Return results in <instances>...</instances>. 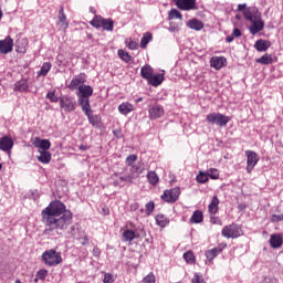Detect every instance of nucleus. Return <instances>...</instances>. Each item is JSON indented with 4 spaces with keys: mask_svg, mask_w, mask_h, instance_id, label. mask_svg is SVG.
I'll use <instances>...</instances> for the list:
<instances>
[{
    "mask_svg": "<svg viewBox=\"0 0 283 283\" xmlns=\"http://www.w3.org/2000/svg\"><path fill=\"white\" fill-rule=\"evenodd\" d=\"M57 25H60L64 32L70 28L67 15H65V9L63 7L60 8L57 13Z\"/></svg>",
    "mask_w": 283,
    "mask_h": 283,
    "instance_id": "dca6fc26",
    "label": "nucleus"
},
{
    "mask_svg": "<svg viewBox=\"0 0 283 283\" xmlns=\"http://www.w3.org/2000/svg\"><path fill=\"white\" fill-rule=\"evenodd\" d=\"M134 176L128 174L119 177V180L114 181V187H123V182H128V185H134Z\"/></svg>",
    "mask_w": 283,
    "mask_h": 283,
    "instance_id": "bb28decb",
    "label": "nucleus"
},
{
    "mask_svg": "<svg viewBox=\"0 0 283 283\" xmlns=\"http://www.w3.org/2000/svg\"><path fill=\"white\" fill-rule=\"evenodd\" d=\"M233 39H235V36H234L233 34L228 35V36L226 38V42H227V43H233Z\"/></svg>",
    "mask_w": 283,
    "mask_h": 283,
    "instance_id": "680f3d73",
    "label": "nucleus"
},
{
    "mask_svg": "<svg viewBox=\"0 0 283 283\" xmlns=\"http://www.w3.org/2000/svg\"><path fill=\"white\" fill-rule=\"evenodd\" d=\"M117 54H118L119 59H122V61H124L125 63H129V61H132V55H129V53L123 49H119L117 51Z\"/></svg>",
    "mask_w": 283,
    "mask_h": 283,
    "instance_id": "79ce46f5",
    "label": "nucleus"
},
{
    "mask_svg": "<svg viewBox=\"0 0 283 283\" xmlns=\"http://www.w3.org/2000/svg\"><path fill=\"white\" fill-rule=\"evenodd\" d=\"M129 171H130V176H134V179L136 180V178H138V176H140V174L145 171V164L143 163L135 164L130 166Z\"/></svg>",
    "mask_w": 283,
    "mask_h": 283,
    "instance_id": "4be33fe9",
    "label": "nucleus"
},
{
    "mask_svg": "<svg viewBox=\"0 0 283 283\" xmlns=\"http://www.w3.org/2000/svg\"><path fill=\"white\" fill-rule=\"evenodd\" d=\"M283 221V213L281 214H272L271 222H282Z\"/></svg>",
    "mask_w": 283,
    "mask_h": 283,
    "instance_id": "5fc2aeb1",
    "label": "nucleus"
},
{
    "mask_svg": "<svg viewBox=\"0 0 283 283\" xmlns=\"http://www.w3.org/2000/svg\"><path fill=\"white\" fill-rule=\"evenodd\" d=\"M143 283H156V275H154V272H150L148 275H146L143 280Z\"/></svg>",
    "mask_w": 283,
    "mask_h": 283,
    "instance_id": "de8ad7c7",
    "label": "nucleus"
},
{
    "mask_svg": "<svg viewBox=\"0 0 283 283\" xmlns=\"http://www.w3.org/2000/svg\"><path fill=\"white\" fill-rule=\"evenodd\" d=\"M175 2L179 10H198V7L196 6V0H175Z\"/></svg>",
    "mask_w": 283,
    "mask_h": 283,
    "instance_id": "4468645a",
    "label": "nucleus"
},
{
    "mask_svg": "<svg viewBox=\"0 0 283 283\" xmlns=\"http://www.w3.org/2000/svg\"><path fill=\"white\" fill-rule=\"evenodd\" d=\"M242 227L235 223H231L229 226L223 227L221 231V235L223 238L235 240V238H240L242 235Z\"/></svg>",
    "mask_w": 283,
    "mask_h": 283,
    "instance_id": "423d86ee",
    "label": "nucleus"
},
{
    "mask_svg": "<svg viewBox=\"0 0 283 283\" xmlns=\"http://www.w3.org/2000/svg\"><path fill=\"white\" fill-rule=\"evenodd\" d=\"M113 134H114V136H116L117 138H120V130H114Z\"/></svg>",
    "mask_w": 283,
    "mask_h": 283,
    "instance_id": "e2e57ef3",
    "label": "nucleus"
},
{
    "mask_svg": "<svg viewBox=\"0 0 283 283\" xmlns=\"http://www.w3.org/2000/svg\"><path fill=\"white\" fill-rule=\"evenodd\" d=\"M60 107L64 112H74L76 109V101L70 96H63L60 98Z\"/></svg>",
    "mask_w": 283,
    "mask_h": 283,
    "instance_id": "1a4fd4ad",
    "label": "nucleus"
},
{
    "mask_svg": "<svg viewBox=\"0 0 283 283\" xmlns=\"http://www.w3.org/2000/svg\"><path fill=\"white\" fill-rule=\"evenodd\" d=\"M136 108L134 107V104L129 102H123L118 106L119 114H123V116H127V114H130V112H134Z\"/></svg>",
    "mask_w": 283,
    "mask_h": 283,
    "instance_id": "b1692460",
    "label": "nucleus"
},
{
    "mask_svg": "<svg viewBox=\"0 0 283 283\" xmlns=\"http://www.w3.org/2000/svg\"><path fill=\"white\" fill-rule=\"evenodd\" d=\"M197 182H199V185H205V182H209V175L207 172L203 171H199V174L196 177Z\"/></svg>",
    "mask_w": 283,
    "mask_h": 283,
    "instance_id": "ea45409f",
    "label": "nucleus"
},
{
    "mask_svg": "<svg viewBox=\"0 0 283 283\" xmlns=\"http://www.w3.org/2000/svg\"><path fill=\"white\" fill-rule=\"evenodd\" d=\"M187 27L190 28V30H196L197 32L202 30L205 28V23L198 19H191L187 22Z\"/></svg>",
    "mask_w": 283,
    "mask_h": 283,
    "instance_id": "c756f323",
    "label": "nucleus"
},
{
    "mask_svg": "<svg viewBox=\"0 0 283 283\" xmlns=\"http://www.w3.org/2000/svg\"><path fill=\"white\" fill-rule=\"evenodd\" d=\"M80 149H81V151H85V150L87 149V146H85V145L82 144V145L80 146Z\"/></svg>",
    "mask_w": 283,
    "mask_h": 283,
    "instance_id": "0e129e2a",
    "label": "nucleus"
},
{
    "mask_svg": "<svg viewBox=\"0 0 283 283\" xmlns=\"http://www.w3.org/2000/svg\"><path fill=\"white\" fill-rule=\"evenodd\" d=\"M184 260H186L187 264H196V255L191 251L184 253Z\"/></svg>",
    "mask_w": 283,
    "mask_h": 283,
    "instance_id": "37998d69",
    "label": "nucleus"
},
{
    "mask_svg": "<svg viewBox=\"0 0 283 283\" xmlns=\"http://www.w3.org/2000/svg\"><path fill=\"white\" fill-rule=\"evenodd\" d=\"M227 247V243H220L217 248L210 249L206 251L205 255L208 260V262H213L222 251H224V248Z\"/></svg>",
    "mask_w": 283,
    "mask_h": 283,
    "instance_id": "9b49d317",
    "label": "nucleus"
},
{
    "mask_svg": "<svg viewBox=\"0 0 283 283\" xmlns=\"http://www.w3.org/2000/svg\"><path fill=\"white\" fill-rule=\"evenodd\" d=\"M153 39H154V35L150 32L144 33V35L140 40V48L143 50H147V45H149V43H151Z\"/></svg>",
    "mask_w": 283,
    "mask_h": 283,
    "instance_id": "2f4dec72",
    "label": "nucleus"
},
{
    "mask_svg": "<svg viewBox=\"0 0 283 283\" xmlns=\"http://www.w3.org/2000/svg\"><path fill=\"white\" fill-rule=\"evenodd\" d=\"M207 123L210 125H218L219 127H227V124L231 122V117L220 114V113H210L206 116Z\"/></svg>",
    "mask_w": 283,
    "mask_h": 283,
    "instance_id": "39448f33",
    "label": "nucleus"
},
{
    "mask_svg": "<svg viewBox=\"0 0 283 283\" xmlns=\"http://www.w3.org/2000/svg\"><path fill=\"white\" fill-rule=\"evenodd\" d=\"M94 94V88L90 85L78 86V105L83 108L90 107V96Z\"/></svg>",
    "mask_w": 283,
    "mask_h": 283,
    "instance_id": "20e7f679",
    "label": "nucleus"
},
{
    "mask_svg": "<svg viewBox=\"0 0 283 283\" xmlns=\"http://www.w3.org/2000/svg\"><path fill=\"white\" fill-rule=\"evenodd\" d=\"M15 52L18 54H25L28 52V40L25 38H19L15 41Z\"/></svg>",
    "mask_w": 283,
    "mask_h": 283,
    "instance_id": "6ab92c4d",
    "label": "nucleus"
},
{
    "mask_svg": "<svg viewBox=\"0 0 283 283\" xmlns=\"http://www.w3.org/2000/svg\"><path fill=\"white\" fill-rule=\"evenodd\" d=\"M42 222L45 227L43 233L49 238H61L66 229H70L74 214L67 210L65 203L51 201L41 212Z\"/></svg>",
    "mask_w": 283,
    "mask_h": 283,
    "instance_id": "f257e3e1",
    "label": "nucleus"
},
{
    "mask_svg": "<svg viewBox=\"0 0 283 283\" xmlns=\"http://www.w3.org/2000/svg\"><path fill=\"white\" fill-rule=\"evenodd\" d=\"M154 75V69L151 65L146 64L140 69V76L142 78H145L146 81L150 80Z\"/></svg>",
    "mask_w": 283,
    "mask_h": 283,
    "instance_id": "cd10ccee",
    "label": "nucleus"
},
{
    "mask_svg": "<svg viewBox=\"0 0 283 283\" xmlns=\"http://www.w3.org/2000/svg\"><path fill=\"white\" fill-rule=\"evenodd\" d=\"M256 63H260L261 65H271V63H273V55H269V53H265L256 60Z\"/></svg>",
    "mask_w": 283,
    "mask_h": 283,
    "instance_id": "4c0bfd02",
    "label": "nucleus"
},
{
    "mask_svg": "<svg viewBox=\"0 0 283 283\" xmlns=\"http://www.w3.org/2000/svg\"><path fill=\"white\" fill-rule=\"evenodd\" d=\"M145 209H146V216H151V213H154L156 209V203H154V201H149L146 203Z\"/></svg>",
    "mask_w": 283,
    "mask_h": 283,
    "instance_id": "49530a36",
    "label": "nucleus"
},
{
    "mask_svg": "<svg viewBox=\"0 0 283 283\" xmlns=\"http://www.w3.org/2000/svg\"><path fill=\"white\" fill-rule=\"evenodd\" d=\"M103 30H106V32H114V20L111 18L103 20L102 22Z\"/></svg>",
    "mask_w": 283,
    "mask_h": 283,
    "instance_id": "e433bc0d",
    "label": "nucleus"
},
{
    "mask_svg": "<svg viewBox=\"0 0 283 283\" xmlns=\"http://www.w3.org/2000/svg\"><path fill=\"white\" fill-rule=\"evenodd\" d=\"M232 35H234L235 38L242 36V31H240V29H234Z\"/></svg>",
    "mask_w": 283,
    "mask_h": 283,
    "instance_id": "13d9d810",
    "label": "nucleus"
},
{
    "mask_svg": "<svg viewBox=\"0 0 283 283\" xmlns=\"http://www.w3.org/2000/svg\"><path fill=\"white\" fill-rule=\"evenodd\" d=\"M168 19H179L180 21H182V13H180V11H178L177 9H171L168 13Z\"/></svg>",
    "mask_w": 283,
    "mask_h": 283,
    "instance_id": "c03bdc74",
    "label": "nucleus"
},
{
    "mask_svg": "<svg viewBox=\"0 0 283 283\" xmlns=\"http://www.w3.org/2000/svg\"><path fill=\"white\" fill-rule=\"evenodd\" d=\"M171 32H178V27H170Z\"/></svg>",
    "mask_w": 283,
    "mask_h": 283,
    "instance_id": "69168bd1",
    "label": "nucleus"
},
{
    "mask_svg": "<svg viewBox=\"0 0 283 283\" xmlns=\"http://www.w3.org/2000/svg\"><path fill=\"white\" fill-rule=\"evenodd\" d=\"M163 81H165V75L158 73L153 76L147 81L148 85H151L153 87H158V85L163 84Z\"/></svg>",
    "mask_w": 283,
    "mask_h": 283,
    "instance_id": "a878e982",
    "label": "nucleus"
},
{
    "mask_svg": "<svg viewBox=\"0 0 283 283\" xmlns=\"http://www.w3.org/2000/svg\"><path fill=\"white\" fill-rule=\"evenodd\" d=\"M227 65V57L224 56H212L210 59V66L214 70H222Z\"/></svg>",
    "mask_w": 283,
    "mask_h": 283,
    "instance_id": "f3484780",
    "label": "nucleus"
},
{
    "mask_svg": "<svg viewBox=\"0 0 283 283\" xmlns=\"http://www.w3.org/2000/svg\"><path fill=\"white\" fill-rule=\"evenodd\" d=\"M134 240H136V232H134L133 230H125L122 233L123 242H129V244H132V242H134Z\"/></svg>",
    "mask_w": 283,
    "mask_h": 283,
    "instance_id": "7c9ffc66",
    "label": "nucleus"
},
{
    "mask_svg": "<svg viewBox=\"0 0 283 283\" xmlns=\"http://www.w3.org/2000/svg\"><path fill=\"white\" fill-rule=\"evenodd\" d=\"M220 209V199H218V196H213L211 202L208 206V213L210 216H216Z\"/></svg>",
    "mask_w": 283,
    "mask_h": 283,
    "instance_id": "412c9836",
    "label": "nucleus"
},
{
    "mask_svg": "<svg viewBox=\"0 0 283 283\" xmlns=\"http://www.w3.org/2000/svg\"><path fill=\"white\" fill-rule=\"evenodd\" d=\"M136 160H138V156H136V155H129V156L126 158V165H127V167L134 166V163H136Z\"/></svg>",
    "mask_w": 283,
    "mask_h": 283,
    "instance_id": "09e8293b",
    "label": "nucleus"
},
{
    "mask_svg": "<svg viewBox=\"0 0 283 283\" xmlns=\"http://www.w3.org/2000/svg\"><path fill=\"white\" fill-rule=\"evenodd\" d=\"M28 87L30 85L28 84V80H20L14 84V92H28Z\"/></svg>",
    "mask_w": 283,
    "mask_h": 283,
    "instance_id": "473e14b6",
    "label": "nucleus"
},
{
    "mask_svg": "<svg viewBox=\"0 0 283 283\" xmlns=\"http://www.w3.org/2000/svg\"><path fill=\"white\" fill-rule=\"evenodd\" d=\"M46 98L51 101V103H59V97L54 94V92H49L46 94Z\"/></svg>",
    "mask_w": 283,
    "mask_h": 283,
    "instance_id": "864d4df0",
    "label": "nucleus"
},
{
    "mask_svg": "<svg viewBox=\"0 0 283 283\" xmlns=\"http://www.w3.org/2000/svg\"><path fill=\"white\" fill-rule=\"evenodd\" d=\"M86 244H90V238L87 235H84L82 247H85Z\"/></svg>",
    "mask_w": 283,
    "mask_h": 283,
    "instance_id": "052dcab7",
    "label": "nucleus"
},
{
    "mask_svg": "<svg viewBox=\"0 0 283 283\" xmlns=\"http://www.w3.org/2000/svg\"><path fill=\"white\" fill-rule=\"evenodd\" d=\"M142 101H143V97H139L136 99V103H142Z\"/></svg>",
    "mask_w": 283,
    "mask_h": 283,
    "instance_id": "338daca9",
    "label": "nucleus"
},
{
    "mask_svg": "<svg viewBox=\"0 0 283 283\" xmlns=\"http://www.w3.org/2000/svg\"><path fill=\"white\" fill-rule=\"evenodd\" d=\"M50 70H52V63L50 62H45L43 63V65L41 66L40 71L38 72L39 76H48V72H50Z\"/></svg>",
    "mask_w": 283,
    "mask_h": 283,
    "instance_id": "58836bf2",
    "label": "nucleus"
},
{
    "mask_svg": "<svg viewBox=\"0 0 283 283\" xmlns=\"http://www.w3.org/2000/svg\"><path fill=\"white\" fill-rule=\"evenodd\" d=\"M126 48L128 50H138V43L134 40H126Z\"/></svg>",
    "mask_w": 283,
    "mask_h": 283,
    "instance_id": "8fccbe9b",
    "label": "nucleus"
},
{
    "mask_svg": "<svg viewBox=\"0 0 283 283\" xmlns=\"http://www.w3.org/2000/svg\"><path fill=\"white\" fill-rule=\"evenodd\" d=\"M41 260L45 266H59V264L63 262V256L61 255V252L50 249L42 253Z\"/></svg>",
    "mask_w": 283,
    "mask_h": 283,
    "instance_id": "7ed1b4c3",
    "label": "nucleus"
},
{
    "mask_svg": "<svg viewBox=\"0 0 283 283\" xmlns=\"http://www.w3.org/2000/svg\"><path fill=\"white\" fill-rule=\"evenodd\" d=\"M82 112L87 116L88 123L92 127H101V116L92 114V106L82 108Z\"/></svg>",
    "mask_w": 283,
    "mask_h": 283,
    "instance_id": "9d476101",
    "label": "nucleus"
},
{
    "mask_svg": "<svg viewBox=\"0 0 283 283\" xmlns=\"http://www.w3.org/2000/svg\"><path fill=\"white\" fill-rule=\"evenodd\" d=\"M148 115L150 120H157V118H163L165 116V107L163 105H154L148 109Z\"/></svg>",
    "mask_w": 283,
    "mask_h": 283,
    "instance_id": "ddd939ff",
    "label": "nucleus"
},
{
    "mask_svg": "<svg viewBox=\"0 0 283 283\" xmlns=\"http://www.w3.org/2000/svg\"><path fill=\"white\" fill-rule=\"evenodd\" d=\"M156 220V224L158 227H161V229H165V227L169 226V218H167V216L165 214H157L155 217Z\"/></svg>",
    "mask_w": 283,
    "mask_h": 283,
    "instance_id": "72a5a7b5",
    "label": "nucleus"
},
{
    "mask_svg": "<svg viewBox=\"0 0 283 283\" xmlns=\"http://www.w3.org/2000/svg\"><path fill=\"white\" fill-rule=\"evenodd\" d=\"M210 222L211 224H218L219 227H222V220L216 217V214H210Z\"/></svg>",
    "mask_w": 283,
    "mask_h": 283,
    "instance_id": "3c124183",
    "label": "nucleus"
},
{
    "mask_svg": "<svg viewBox=\"0 0 283 283\" xmlns=\"http://www.w3.org/2000/svg\"><path fill=\"white\" fill-rule=\"evenodd\" d=\"M244 12V10H249V8H247V4H238V12Z\"/></svg>",
    "mask_w": 283,
    "mask_h": 283,
    "instance_id": "bf43d9fd",
    "label": "nucleus"
},
{
    "mask_svg": "<svg viewBox=\"0 0 283 283\" xmlns=\"http://www.w3.org/2000/svg\"><path fill=\"white\" fill-rule=\"evenodd\" d=\"M203 220H205V216L200 210H196L190 218L191 224H200V222H202Z\"/></svg>",
    "mask_w": 283,
    "mask_h": 283,
    "instance_id": "f704fd0d",
    "label": "nucleus"
},
{
    "mask_svg": "<svg viewBox=\"0 0 283 283\" xmlns=\"http://www.w3.org/2000/svg\"><path fill=\"white\" fill-rule=\"evenodd\" d=\"M208 178H211V180H218L220 178V171H218L217 168H210L208 171Z\"/></svg>",
    "mask_w": 283,
    "mask_h": 283,
    "instance_id": "a18cd8bd",
    "label": "nucleus"
},
{
    "mask_svg": "<svg viewBox=\"0 0 283 283\" xmlns=\"http://www.w3.org/2000/svg\"><path fill=\"white\" fill-rule=\"evenodd\" d=\"M85 73H80L78 75H75L67 85L69 90H71V92H74V90H78V87H81V85L85 83Z\"/></svg>",
    "mask_w": 283,
    "mask_h": 283,
    "instance_id": "2eb2a0df",
    "label": "nucleus"
},
{
    "mask_svg": "<svg viewBox=\"0 0 283 283\" xmlns=\"http://www.w3.org/2000/svg\"><path fill=\"white\" fill-rule=\"evenodd\" d=\"M256 52H266L271 48V42L265 40H258L254 44Z\"/></svg>",
    "mask_w": 283,
    "mask_h": 283,
    "instance_id": "c85d7f7f",
    "label": "nucleus"
},
{
    "mask_svg": "<svg viewBox=\"0 0 283 283\" xmlns=\"http://www.w3.org/2000/svg\"><path fill=\"white\" fill-rule=\"evenodd\" d=\"M39 276H35V279H34V282L36 283V282H39Z\"/></svg>",
    "mask_w": 283,
    "mask_h": 283,
    "instance_id": "774afa93",
    "label": "nucleus"
},
{
    "mask_svg": "<svg viewBox=\"0 0 283 283\" xmlns=\"http://www.w3.org/2000/svg\"><path fill=\"white\" fill-rule=\"evenodd\" d=\"M147 180H148L149 185H151L153 187H156V185H158L160 182V178L158 177L156 171H153V170L148 171Z\"/></svg>",
    "mask_w": 283,
    "mask_h": 283,
    "instance_id": "c9c22d12",
    "label": "nucleus"
},
{
    "mask_svg": "<svg viewBox=\"0 0 283 283\" xmlns=\"http://www.w3.org/2000/svg\"><path fill=\"white\" fill-rule=\"evenodd\" d=\"M178 198H180V188L179 187H175L172 189H168L165 190L164 193L161 195V200H164V202H177Z\"/></svg>",
    "mask_w": 283,
    "mask_h": 283,
    "instance_id": "6e6552de",
    "label": "nucleus"
},
{
    "mask_svg": "<svg viewBox=\"0 0 283 283\" xmlns=\"http://www.w3.org/2000/svg\"><path fill=\"white\" fill-rule=\"evenodd\" d=\"M104 283H114V275H112L111 273H106L104 275V280H103Z\"/></svg>",
    "mask_w": 283,
    "mask_h": 283,
    "instance_id": "6e6d98bb",
    "label": "nucleus"
},
{
    "mask_svg": "<svg viewBox=\"0 0 283 283\" xmlns=\"http://www.w3.org/2000/svg\"><path fill=\"white\" fill-rule=\"evenodd\" d=\"M14 48V40L8 35L4 40H0V54H10Z\"/></svg>",
    "mask_w": 283,
    "mask_h": 283,
    "instance_id": "f8f14e48",
    "label": "nucleus"
},
{
    "mask_svg": "<svg viewBox=\"0 0 283 283\" xmlns=\"http://www.w3.org/2000/svg\"><path fill=\"white\" fill-rule=\"evenodd\" d=\"M283 244L282 234H271L270 237V247L272 249H280Z\"/></svg>",
    "mask_w": 283,
    "mask_h": 283,
    "instance_id": "393cba45",
    "label": "nucleus"
},
{
    "mask_svg": "<svg viewBox=\"0 0 283 283\" xmlns=\"http://www.w3.org/2000/svg\"><path fill=\"white\" fill-rule=\"evenodd\" d=\"M33 145L39 151H48L52 147V143L49 139H41L40 137H35Z\"/></svg>",
    "mask_w": 283,
    "mask_h": 283,
    "instance_id": "a211bd4d",
    "label": "nucleus"
},
{
    "mask_svg": "<svg viewBox=\"0 0 283 283\" xmlns=\"http://www.w3.org/2000/svg\"><path fill=\"white\" fill-rule=\"evenodd\" d=\"M38 154H40L38 156L39 163H42L43 165H50L52 160V153L48 150H38Z\"/></svg>",
    "mask_w": 283,
    "mask_h": 283,
    "instance_id": "5701e85b",
    "label": "nucleus"
},
{
    "mask_svg": "<svg viewBox=\"0 0 283 283\" xmlns=\"http://www.w3.org/2000/svg\"><path fill=\"white\" fill-rule=\"evenodd\" d=\"M243 17L245 21H250L252 25L249 28L250 33L255 35L264 30V21H262V13L258 8L249 7L244 10Z\"/></svg>",
    "mask_w": 283,
    "mask_h": 283,
    "instance_id": "f03ea898",
    "label": "nucleus"
},
{
    "mask_svg": "<svg viewBox=\"0 0 283 283\" xmlns=\"http://www.w3.org/2000/svg\"><path fill=\"white\" fill-rule=\"evenodd\" d=\"M12 147H14V142L9 136H3L0 139V149L2 151H10V149H12Z\"/></svg>",
    "mask_w": 283,
    "mask_h": 283,
    "instance_id": "aec40b11",
    "label": "nucleus"
},
{
    "mask_svg": "<svg viewBox=\"0 0 283 283\" xmlns=\"http://www.w3.org/2000/svg\"><path fill=\"white\" fill-rule=\"evenodd\" d=\"M93 255H94L95 258H101V248L94 247V248H93Z\"/></svg>",
    "mask_w": 283,
    "mask_h": 283,
    "instance_id": "4d7b16f0",
    "label": "nucleus"
},
{
    "mask_svg": "<svg viewBox=\"0 0 283 283\" xmlns=\"http://www.w3.org/2000/svg\"><path fill=\"white\" fill-rule=\"evenodd\" d=\"M103 20H104L103 17H101V15H95V17L93 18V20L90 22V24H91L93 28L98 29V28H102V27H103Z\"/></svg>",
    "mask_w": 283,
    "mask_h": 283,
    "instance_id": "a19ab883",
    "label": "nucleus"
},
{
    "mask_svg": "<svg viewBox=\"0 0 283 283\" xmlns=\"http://www.w3.org/2000/svg\"><path fill=\"white\" fill-rule=\"evenodd\" d=\"M244 155L247 157L245 171L247 174H251L253 169H255V166L260 163V155H258V153L254 150H245Z\"/></svg>",
    "mask_w": 283,
    "mask_h": 283,
    "instance_id": "0eeeda50",
    "label": "nucleus"
},
{
    "mask_svg": "<svg viewBox=\"0 0 283 283\" xmlns=\"http://www.w3.org/2000/svg\"><path fill=\"white\" fill-rule=\"evenodd\" d=\"M36 277H39V280H45V277H48V270L45 269H41L36 272Z\"/></svg>",
    "mask_w": 283,
    "mask_h": 283,
    "instance_id": "603ef678",
    "label": "nucleus"
}]
</instances>
